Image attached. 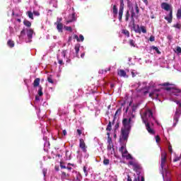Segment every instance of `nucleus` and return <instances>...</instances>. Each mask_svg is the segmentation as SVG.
<instances>
[{"mask_svg":"<svg viewBox=\"0 0 181 181\" xmlns=\"http://www.w3.org/2000/svg\"><path fill=\"white\" fill-rule=\"evenodd\" d=\"M131 13V21L129 23V26H132L134 32L136 33H141V28H139V25H137V28L135 25V18H138V15H139V7L138 6V4H135L134 9V7L130 8Z\"/></svg>","mask_w":181,"mask_h":181,"instance_id":"f257e3e1","label":"nucleus"},{"mask_svg":"<svg viewBox=\"0 0 181 181\" xmlns=\"http://www.w3.org/2000/svg\"><path fill=\"white\" fill-rule=\"evenodd\" d=\"M168 160V153L166 152H161V170L165 172L166 176H170V170L166 168V162Z\"/></svg>","mask_w":181,"mask_h":181,"instance_id":"f03ea898","label":"nucleus"},{"mask_svg":"<svg viewBox=\"0 0 181 181\" xmlns=\"http://www.w3.org/2000/svg\"><path fill=\"white\" fill-rule=\"evenodd\" d=\"M122 124L123 127L122 129L131 130L132 128V124H134V121H132V118H123Z\"/></svg>","mask_w":181,"mask_h":181,"instance_id":"7ed1b4c3","label":"nucleus"},{"mask_svg":"<svg viewBox=\"0 0 181 181\" xmlns=\"http://www.w3.org/2000/svg\"><path fill=\"white\" fill-rule=\"evenodd\" d=\"M142 120L144 124L146 125V130L148 131V134H151V135H155V130H153L152 128H151V124L149 122H147V120L145 119V117H142Z\"/></svg>","mask_w":181,"mask_h":181,"instance_id":"20e7f679","label":"nucleus"},{"mask_svg":"<svg viewBox=\"0 0 181 181\" xmlns=\"http://www.w3.org/2000/svg\"><path fill=\"white\" fill-rule=\"evenodd\" d=\"M107 144V151H110L111 152V155H112L115 152V148H114V144H112V139L108 137Z\"/></svg>","mask_w":181,"mask_h":181,"instance_id":"39448f33","label":"nucleus"},{"mask_svg":"<svg viewBox=\"0 0 181 181\" xmlns=\"http://www.w3.org/2000/svg\"><path fill=\"white\" fill-rule=\"evenodd\" d=\"M165 90H166V91H171V93L173 95H176L177 97L179 95V94L181 93L180 89H177V88H175L166 87L165 88Z\"/></svg>","mask_w":181,"mask_h":181,"instance_id":"423d86ee","label":"nucleus"},{"mask_svg":"<svg viewBox=\"0 0 181 181\" xmlns=\"http://www.w3.org/2000/svg\"><path fill=\"white\" fill-rule=\"evenodd\" d=\"M129 165L133 166V170H134V172H138V170L141 169V165L136 161L130 160L129 161Z\"/></svg>","mask_w":181,"mask_h":181,"instance_id":"0eeeda50","label":"nucleus"},{"mask_svg":"<svg viewBox=\"0 0 181 181\" xmlns=\"http://www.w3.org/2000/svg\"><path fill=\"white\" fill-rule=\"evenodd\" d=\"M130 131L131 130H128L127 129H121V134L122 136V139H124V141H127L128 139Z\"/></svg>","mask_w":181,"mask_h":181,"instance_id":"6e6552de","label":"nucleus"},{"mask_svg":"<svg viewBox=\"0 0 181 181\" xmlns=\"http://www.w3.org/2000/svg\"><path fill=\"white\" fill-rule=\"evenodd\" d=\"M160 91V89H153V91L149 93V97H151V98H156V100H158L159 94L156 93H159Z\"/></svg>","mask_w":181,"mask_h":181,"instance_id":"1a4fd4ad","label":"nucleus"},{"mask_svg":"<svg viewBox=\"0 0 181 181\" xmlns=\"http://www.w3.org/2000/svg\"><path fill=\"white\" fill-rule=\"evenodd\" d=\"M79 148L82 149L83 152H87V146H86V143L83 139H79Z\"/></svg>","mask_w":181,"mask_h":181,"instance_id":"9d476101","label":"nucleus"},{"mask_svg":"<svg viewBox=\"0 0 181 181\" xmlns=\"http://www.w3.org/2000/svg\"><path fill=\"white\" fill-rule=\"evenodd\" d=\"M165 21H167L169 23H172V21H173V10L170 9L168 16H165L164 18Z\"/></svg>","mask_w":181,"mask_h":181,"instance_id":"9b49d317","label":"nucleus"},{"mask_svg":"<svg viewBox=\"0 0 181 181\" xmlns=\"http://www.w3.org/2000/svg\"><path fill=\"white\" fill-rule=\"evenodd\" d=\"M117 75L119 77H124V78H128V75H127V72L124 69H118Z\"/></svg>","mask_w":181,"mask_h":181,"instance_id":"f8f14e48","label":"nucleus"},{"mask_svg":"<svg viewBox=\"0 0 181 181\" xmlns=\"http://www.w3.org/2000/svg\"><path fill=\"white\" fill-rule=\"evenodd\" d=\"M146 117H148V118H152L153 117V112H152V110H147L145 113L144 115L141 117L144 118V119H146L148 121V119H146Z\"/></svg>","mask_w":181,"mask_h":181,"instance_id":"ddd939ff","label":"nucleus"},{"mask_svg":"<svg viewBox=\"0 0 181 181\" xmlns=\"http://www.w3.org/2000/svg\"><path fill=\"white\" fill-rule=\"evenodd\" d=\"M161 8L164 9V11H170V9H172V8L170 7V5L166 2H163L161 4Z\"/></svg>","mask_w":181,"mask_h":181,"instance_id":"4468645a","label":"nucleus"},{"mask_svg":"<svg viewBox=\"0 0 181 181\" xmlns=\"http://www.w3.org/2000/svg\"><path fill=\"white\" fill-rule=\"evenodd\" d=\"M123 15H124V8H119V13H118L119 22H122Z\"/></svg>","mask_w":181,"mask_h":181,"instance_id":"2eb2a0df","label":"nucleus"},{"mask_svg":"<svg viewBox=\"0 0 181 181\" xmlns=\"http://www.w3.org/2000/svg\"><path fill=\"white\" fill-rule=\"evenodd\" d=\"M27 36L29 40H31L32 37H33V30L28 29L27 30Z\"/></svg>","mask_w":181,"mask_h":181,"instance_id":"dca6fc26","label":"nucleus"},{"mask_svg":"<svg viewBox=\"0 0 181 181\" xmlns=\"http://www.w3.org/2000/svg\"><path fill=\"white\" fill-rule=\"evenodd\" d=\"M112 14L114 18H117V16H118V8L117 7V5L113 6Z\"/></svg>","mask_w":181,"mask_h":181,"instance_id":"f3484780","label":"nucleus"},{"mask_svg":"<svg viewBox=\"0 0 181 181\" xmlns=\"http://www.w3.org/2000/svg\"><path fill=\"white\" fill-rule=\"evenodd\" d=\"M122 110V107H120L117 110V111L114 115L113 122H114V121H115V119L117 118V117H119V115H121Z\"/></svg>","mask_w":181,"mask_h":181,"instance_id":"a211bd4d","label":"nucleus"},{"mask_svg":"<svg viewBox=\"0 0 181 181\" xmlns=\"http://www.w3.org/2000/svg\"><path fill=\"white\" fill-rule=\"evenodd\" d=\"M40 84V78H37L34 80L33 82V87L36 88V87H40V86H39Z\"/></svg>","mask_w":181,"mask_h":181,"instance_id":"6ab92c4d","label":"nucleus"},{"mask_svg":"<svg viewBox=\"0 0 181 181\" xmlns=\"http://www.w3.org/2000/svg\"><path fill=\"white\" fill-rule=\"evenodd\" d=\"M180 116V110L177 109L176 112H175V115L174 116V119L175 120V122H179V117Z\"/></svg>","mask_w":181,"mask_h":181,"instance_id":"aec40b11","label":"nucleus"},{"mask_svg":"<svg viewBox=\"0 0 181 181\" xmlns=\"http://www.w3.org/2000/svg\"><path fill=\"white\" fill-rule=\"evenodd\" d=\"M56 25H57V29L58 32L62 33L63 32V23H57Z\"/></svg>","mask_w":181,"mask_h":181,"instance_id":"412c9836","label":"nucleus"},{"mask_svg":"<svg viewBox=\"0 0 181 181\" xmlns=\"http://www.w3.org/2000/svg\"><path fill=\"white\" fill-rule=\"evenodd\" d=\"M7 45L8 47H15V42L12 41V40H9L7 42Z\"/></svg>","mask_w":181,"mask_h":181,"instance_id":"4be33fe9","label":"nucleus"},{"mask_svg":"<svg viewBox=\"0 0 181 181\" xmlns=\"http://www.w3.org/2000/svg\"><path fill=\"white\" fill-rule=\"evenodd\" d=\"M23 25L26 26L27 28H30L32 26V23L28 20H24L23 21Z\"/></svg>","mask_w":181,"mask_h":181,"instance_id":"5701e85b","label":"nucleus"},{"mask_svg":"<svg viewBox=\"0 0 181 181\" xmlns=\"http://www.w3.org/2000/svg\"><path fill=\"white\" fill-rule=\"evenodd\" d=\"M129 16H131V14L129 13V11L127 10L124 15L125 22H128V21H129Z\"/></svg>","mask_w":181,"mask_h":181,"instance_id":"b1692460","label":"nucleus"},{"mask_svg":"<svg viewBox=\"0 0 181 181\" xmlns=\"http://www.w3.org/2000/svg\"><path fill=\"white\" fill-rule=\"evenodd\" d=\"M122 33L127 36V37H129V31L127 29L122 30Z\"/></svg>","mask_w":181,"mask_h":181,"instance_id":"393cba45","label":"nucleus"},{"mask_svg":"<svg viewBox=\"0 0 181 181\" xmlns=\"http://www.w3.org/2000/svg\"><path fill=\"white\" fill-rule=\"evenodd\" d=\"M103 165H105V166H108V165H110V159L104 157Z\"/></svg>","mask_w":181,"mask_h":181,"instance_id":"a878e982","label":"nucleus"},{"mask_svg":"<svg viewBox=\"0 0 181 181\" xmlns=\"http://www.w3.org/2000/svg\"><path fill=\"white\" fill-rule=\"evenodd\" d=\"M38 95H40V97L43 95V88L42 86H39Z\"/></svg>","mask_w":181,"mask_h":181,"instance_id":"bb28decb","label":"nucleus"},{"mask_svg":"<svg viewBox=\"0 0 181 181\" xmlns=\"http://www.w3.org/2000/svg\"><path fill=\"white\" fill-rule=\"evenodd\" d=\"M75 51H76V55L78 54V52H80V45H75Z\"/></svg>","mask_w":181,"mask_h":181,"instance_id":"cd10ccee","label":"nucleus"},{"mask_svg":"<svg viewBox=\"0 0 181 181\" xmlns=\"http://www.w3.org/2000/svg\"><path fill=\"white\" fill-rule=\"evenodd\" d=\"M160 86H161V87H168V86H173V84H171L169 82H165L164 83H160Z\"/></svg>","mask_w":181,"mask_h":181,"instance_id":"c85d7f7f","label":"nucleus"},{"mask_svg":"<svg viewBox=\"0 0 181 181\" xmlns=\"http://www.w3.org/2000/svg\"><path fill=\"white\" fill-rule=\"evenodd\" d=\"M129 44L130 45V46H132V47H135L136 46L135 41L134 40H129Z\"/></svg>","mask_w":181,"mask_h":181,"instance_id":"c756f323","label":"nucleus"},{"mask_svg":"<svg viewBox=\"0 0 181 181\" xmlns=\"http://www.w3.org/2000/svg\"><path fill=\"white\" fill-rule=\"evenodd\" d=\"M27 15L30 19L33 20V13H32V11H27Z\"/></svg>","mask_w":181,"mask_h":181,"instance_id":"7c9ffc66","label":"nucleus"},{"mask_svg":"<svg viewBox=\"0 0 181 181\" xmlns=\"http://www.w3.org/2000/svg\"><path fill=\"white\" fill-rule=\"evenodd\" d=\"M111 129H112L111 127V122H109V124L107 126L106 131H108L109 132H111Z\"/></svg>","mask_w":181,"mask_h":181,"instance_id":"2f4dec72","label":"nucleus"},{"mask_svg":"<svg viewBox=\"0 0 181 181\" xmlns=\"http://www.w3.org/2000/svg\"><path fill=\"white\" fill-rule=\"evenodd\" d=\"M140 30L142 32V33H146V28L144 25L140 27Z\"/></svg>","mask_w":181,"mask_h":181,"instance_id":"473e14b6","label":"nucleus"},{"mask_svg":"<svg viewBox=\"0 0 181 181\" xmlns=\"http://www.w3.org/2000/svg\"><path fill=\"white\" fill-rule=\"evenodd\" d=\"M62 179H66L67 177H69V176H70L69 174H66V172H62Z\"/></svg>","mask_w":181,"mask_h":181,"instance_id":"72a5a7b5","label":"nucleus"},{"mask_svg":"<svg viewBox=\"0 0 181 181\" xmlns=\"http://www.w3.org/2000/svg\"><path fill=\"white\" fill-rule=\"evenodd\" d=\"M177 19H181V8L177 10Z\"/></svg>","mask_w":181,"mask_h":181,"instance_id":"f704fd0d","label":"nucleus"},{"mask_svg":"<svg viewBox=\"0 0 181 181\" xmlns=\"http://www.w3.org/2000/svg\"><path fill=\"white\" fill-rule=\"evenodd\" d=\"M153 50H155L158 54H160V51H159V49L158 47L153 46L152 47Z\"/></svg>","mask_w":181,"mask_h":181,"instance_id":"c9c22d12","label":"nucleus"},{"mask_svg":"<svg viewBox=\"0 0 181 181\" xmlns=\"http://www.w3.org/2000/svg\"><path fill=\"white\" fill-rule=\"evenodd\" d=\"M76 180L81 181V174L79 173H76Z\"/></svg>","mask_w":181,"mask_h":181,"instance_id":"e433bc0d","label":"nucleus"},{"mask_svg":"<svg viewBox=\"0 0 181 181\" xmlns=\"http://www.w3.org/2000/svg\"><path fill=\"white\" fill-rule=\"evenodd\" d=\"M125 4H124V0H120L119 8L124 9Z\"/></svg>","mask_w":181,"mask_h":181,"instance_id":"4c0bfd02","label":"nucleus"},{"mask_svg":"<svg viewBox=\"0 0 181 181\" xmlns=\"http://www.w3.org/2000/svg\"><path fill=\"white\" fill-rule=\"evenodd\" d=\"M124 158H126V159H127V160H129V159H130V160L134 159V158L132 157V156L131 154H127V155H126V156H124Z\"/></svg>","mask_w":181,"mask_h":181,"instance_id":"58836bf2","label":"nucleus"},{"mask_svg":"<svg viewBox=\"0 0 181 181\" xmlns=\"http://www.w3.org/2000/svg\"><path fill=\"white\" fill-rule=\"evenodd\" d=\"M64 29L68 32H73V28L71 26H64Z\"/></svg>","mask_w":181,"mask_h":181,"instance_id":"ea45409f","label":"nucleus"},{"mask_svg":"<svg viewBox=\"0 0 181 181\" xmlns=\"http://www.w3.org/2000/svg\"><path fill=\"white\" fill-rule=\"evenodd\" d=\"M25 33H26V29L23 28L21 32V35L19 36V37H22V36H25Z\"/></svg>","mask_w":181,"mask_h":181,"instance_id":"a19ab883","label":"nucleus"},{"mask_svg":"<svg viewBox=\"0 0 181 181\" xmlns=\"http://www.w3.org/2000/svg\"><path fill=\"white\" fill-rule=\"evenodd\" d=\"M127 153H128V150H127V148H125L124 151L122 152V158H125V156H127Z\"/></svg>","mask_w":181,"mask_h":181,"instance_id":"79ce46f5","label":"nucleus"},{"mask_svg":"<svg viewBox=\"0 0 181 181\" xmlns=\"http://www.w3.org/2000/svg\"><path fill=\"white\" fill-rule=\"evenodd\" d=\"M125 149H127V148H125V146L122 145V146L119 148V151L121 152V153H122V152L124 151Z\"/></svg>","mask_w":181,"mask_h":181,"instance_id":"37998d69","label":"nucleus"},{"mask_svg":"<svg viewBox=\"0 0 181 181\" xmlns=\"http://www.w3.org/2000/svg\"><path fill=\"white\" fill-rule=\"evenodd\" d=\"M173 28H175L176 29H181V24L177 23L173 25Z\"/></svg>","mask_w":181,"mask_h":181,"instance_id":"c03bdc74","label":"nucleus"},{"mask_svg":"<svg viewBox=\"0 0 181 181\" xmlns=\"http://www.w3.org/2000/svg\"><path fill=\"white\" fill-rule=\"evenodd\" d=\"M168 151H169L170 153H173V149L172 148L171 144H169V146H168Z\"/></svg>","mask_w":181,"mask_h":181,"instance_id":"a18cd8bd","label":"nucleus"},{"mask_svg":"<svg viewBox=\"0 0 181 181\" xmlns=\"http://www.w3.org/2000/svg\"><path fill=\"white\" fill-rule=\"evenodd\" d=\"M47 81H48V83H51V84H53V83H54L53 78H52L51 76H49V77L47 78Z\"/></svg>","mask_w":181,"mask_h":181,"instance_id":"49530a36","label":"nucleus"},{"mask_svg":"<svg viewBox=\"0 0 181 181\" xmlns=\"http://www.w3.org/2000/svg\"><path fill=\"white\" fill-rule=\"evenodd\" d=\"M83 172H84L86 176H87L88 175V172L87 171V167H86V166L83 167Z\"/></svg>","mask_w":181,"mask_h":181,"instance_id":"de8ad7c7","label":"nucleus"},{"mask_svg":"<svg viewBox=\"0 0 181 181\" xmlns=\"http://www.w3.org/2000/svg\"><path fill=\"white\" fill-rule=\"evenodd\" d=\"M133 181H141V176L135 177Z\"/></svg>","mask_w":181,"mask_h":181,"instance_id":"09e8293b","label":"nucleus"},{"mask_svg":"<svg viewBox=\"0 0 181 181\" xmlns=\"http://www.w3.org/2000/svg\"><path fill=\"white\" fill-rule=\"evenodd\" d=\"M79 40L80 42H84V36L83 35H79Z\"/></svg>","mask_w":181,"mask_h":181,"instance_id":"8fccbe9b","label":"nucleus"},{"mask_svg":"<svg viewBox=\"0 0 181 181\" xmlns=\"http://www.w3.org/2000/svg\"><path fill=\"white\" fill-rule=\"evenodd\" d=\"M160 141V137L159 136V135H157L156 136V141L158 143H159V141Z\"/></svg>","mask_w":181,"mask_h":181,"instance_id":"3c124183","label":"nucleus"},{"mask_svg":"<svg viewBox=\"0 0 181 181\" xmlns=\"http://www.w3.org/2000/svg\"><path fill=\"white\" fill-rule=\"evenodd\" d=\"M33 14L35 15V16H40V13H39V11H33Z\"/></svg>","mask_w":181,"mask_h":181,"instance_id":"603ef678","label":"nucleus"},{"mask_svg":"<svg viewBox=\"0 0 181 181\" xmlns=\"http://www.w3.org/2000/svg\"><path fill=\"white\" fill-rule=\"evenodd\" d=\"M74 39H76L77 42H80V38H78V35H74Z\"/></svg>","mask_w":181,"mask_h":181,"instance_id":"864d4df0","label":"nucleus"},{"mask_svg":"<svg viewBox=\"0 0 181 181\" xmlns=\"http://www.w3.org/2000/svg\"><path fill=\"white\" fill-rule=\"evenodd\" d=\"M150 42H155V37L151 35L149 38Z\"/></svg>","mask_w":181,"mask_h":181,"instance_id":"5fc2aeb1","label":"nucleus"},{"mask_svg":"<svg viewBox=\"0 0 181 181\" xmlns=\"http://www.w3.org/2000/svg\"><path fill=\"white\" fill-rule=\"evenodd\" d=\"M177 53H181V47H177V49H176Z\"/></svg>","mask_w":181,"mask_h":181,"instance_id":"6e6d98bb","label":"nucleus"},{"mask_svg":"<svg viewBox=\"0 0 181 181\" xmlns=\"http://www.w3.org/2000/svg\"><path fill=\"white\" fill-rule=\"evenodd\" d=\"M119 128V123H117L115 126V129H118Z\"/></svg>","mask_w":181,"mask_h":181,"instance_id":"4d7b16f0","label":"nucleus"},{"mask_svg":"<svg viewBox=\"0 0 181 181\" xmlns=\"http://www.w3.org/2000/svg\"><path fill=\"white\" fill-rule=\"evenodd\" d=\"M179 160H180V157H177V158H175V159L173 160V162H177V161H179Z\"/></svg>","mask_w":181,"mask_h":181,"instance_id":"13d9d810","label":"nucleus"},{"mask_svg":"<svg viewBox=\"0 0 181 181\" xmlns=\"http://www.w3.org/2000/svg\"><path fill=\"white\" fill-rule=\"evenodd\" d=\"M76 132H77L78 135H79V136H80V135H81V134H82L81 131L78 129L76 130Z\"/></svg>","mask_w":181,"mask_h":181,"instance_id":"bf43d9fd","label":"nucleus"},{"mask_svg":"<svg viewBox=\"0 0 181 181\" xmlns=\"http://www.w3.org/2000/svg\"><path fill=\"white\" fill-rule=\"evenodd\" d=\"M58 63L59 64H64V63H63V59H59Z\"/></svg>","mask_w":181,"mask_h":181,"instance_id":"052dcab7","label":"nucleus"},{"mask_svg":"<svg viewBox=\"0 0 181 181\" xmlns=\"http://www.w3.org/2000/svg\"><path fill=\"white\" fill-rule=\"evenodd\" d=\"M61 22H62V18H58L57 23H55L54 25H56L59 23H61Z\"/></svg>","mask_w":181,"mask_h":181,"instance_id":"680f3d73","label":"nucleus"},{"mask_svg":"<svg viewBox=\"0 0 181 181\" xmlns=\"http://www.w3.org/2000/svg\"><path fill=\"white\" fill-rule=\"evenodd\" d=\"M143 2L145 4V5L148 6V0H142Z\"/></svg>","mask_w":181,"mask_h":181,"instance_id":"e2e57ef3","label":"nucleus"},{"mask_svg":"<svg viewBox=\"0 0 181 181\" xmlns=\"http://www.w3.org/2000/svg\"><path fill=\"white\" fill-rule=\"evenodd\" d=\"M63 135H64V136H66V135H67V132L64 129L63 130Z\"/></svg>","mask_w":181,"mask_h":181,"instance_id":"0e129e2a","label":"nucleus"},{"mask_svg":"<svg viewBox=\"0 0 181 181\" xmlns=\"http://www.w3.org/2000/svg\"><path fill=\"white\" fill-rule=\"evenodd\" d=\"M132 77H135L136 76V74H135V72H134V71H132Z\"/></svg>","mask_w":181,"mask_h":181,"instance_id":"69168bd1","label":"nucleus"},{"mask_svg":"<svg viewBox=\"0 0 181 181\" xmlns=\"http://www.w3.org/2000/svg\"><path fill=\"white\" fill-rule=\"evenodd\" d=\"M127 181H132V179H131V177H129V175H128L127 177Z\"/></svg>","mask_w":181,"mask_h":181,"instance_id":"338daca9","label":"nucleus"},{"mask_svg":"<svg viewBox=\"0 0 181 181\" xmlns=\"http://www.w3.org/2000/svg\"><path fill=\"white\" fill-rule=\"evenodd\" d=\"M141 181H145V177L142 176Z\"/></svg>","mask_w":181,"mask_h":181,"instance_id":"774afa93","label":"nucleus"}]
</instances>
